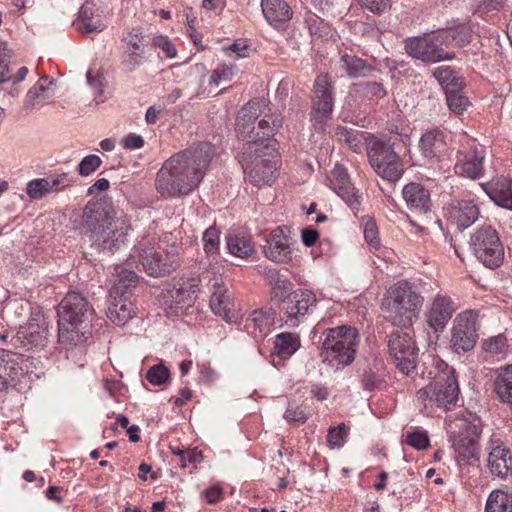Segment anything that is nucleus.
I'll use <instances>...</instances> for the list:
<instances>
[{
  "label": "nucleus",
  "instance_id": "obj_1",
  "mask_svg": "<svg viewBox=\"0 0 512 512\" xmlns=\"http://www.w3.org/2000/svg\"><path fill=\"white\" fill-rule=\"evenodd\" d=\"M213 155V147L207 142L192 145L172 155L157 173V192L165 198L190 194L202 181Z\"/></svg>",
  "mask_w": 512,
  "mask_h": 512
},
{
  "label": "nucleus",
  "instance_id": "obj_2",
  "mask_svg": "<svg viewBox=\"0 0 512 512\" xmlns=\"http://www.w3.org/2000/svg\"><path fill=\"white\" fill-rule=\"evenodd\" d=\"M79 229L89 239L92 248L113 254L128 244L132 228L122 210L107 209L99 202H88L83 208Z\"/></svg>",
  "mask_w": 512,
  "mask_h": 512
},
{
  "label": "nucleus",
  "instance_id": "obj_3",
  "mask_svg": "<svg viewBox=\"0 0 512 512\" xmlns=\"http://www.w3.org/2000/svg\"><path fill=\"white\" fill-rule=\"evenodd\" d=\"M93 308L87 298L77 292L69 291L58 306V338L66 345H78L85 339V328Z\"/></svg>",
  "mask_w": 512,
  "mask_h": 512
},
{
  "label": "nucleus",
  "instance_id": "obj_4",
  "mask_svg": "<svg viewBox=\"0 0 512 512\" xmlns=\"http://www.w3.org/2000/svg\"><path fill=\"white\" fill-rule=\"evenodd\" d=\"M423 301V296L410 283L400 281L387 290L381 309L389 322L406 327L417 320Z\"/></svg>",
  "mask_w": 512,
  "mask_h": 512
},
{
  "label": "nucleus",
  "instance_id": "obj_5",
  "mask_svg": "<svg viewBox=\"0 0 512 512\" xmlns=\"http://www.w3.org/2000/svg\"><path fill=\"white\" fill-rule=\"evenodd\" d=\"M321 358L335 370L350 365L354 359L360 343V335L356 328L338 326L324 332Z\"/></svg>",
  "mask_w": 512,
  "mask_h": 512
},
{
  "label": "nucleus",
  "instance_id": "obj_6",
  "mask_svg": "<svg viewBox=\"0 0 512 512\" xmlns=\"http://www.w3.org/2000/svg\"><path fill=\"white\" fill-rule=\"evenodd\" d=\"M261 142H246L239 156L244 172L255 186L271 185L277 162L270 158L272 150H264Z\"/></svg>",
  "mask_w": 512,
  "mask_h": 512
},
{
  "label": "nucleus",
  "instance_id": "obj_7",
  "mask_svg": "<svg viewBox=\"0 0 512 512\" xmlns=\"http://www.w3.org/2000/svg\"><path fill=\"white\" fill-rule=\"evenodd\" d=\"M367 157L371 168L383 180L396 182L404 174L403 160L387 141L377 138L370 140Z\"/></svg>",
  "mask_w": 512,
  "mask_h": 512
},
{
  "label": "nucleus",
  "instance_id": "obj_8",
  "mask_svg": "<svg viewBox=\"0 0 512 512\" xmlns=\"http://www.w3.org/2000/svg\"><path fill=\"white\" fill-rule=\"evenodd\" d=\"M134 271L121 270L110 290L113 301L108 306L107 317L116 325H125L134 315V304L127 298V290L138 282Z\"/></svg>",
  "mask_w": 512,
  "mask_h": 512
},
{
  "label": "nucleus",
  "instance_id": "obj_9",
  "mask_svg": "<svg viewBox=\"0 0 512 512\" xmlns=\"http://www.w3.org/2000/svg\"><path fill=\"white\" fill-rule=\"evenodd\" d=\"M459 395V385L452 372L441 373L435 380L418 390L417 401L425 408H433L434 405L451 409L456 405Z\"/></svg>",
  "mask_w": 512,
  "mask_h": 512
},
{
  "label": "nucleus",
  "instance_id": "obj_10",
  "mask_svg": "<svg viewBox=\"0 0 512 512\" xmlns=\"http://www.w3.org/2000/svg\"><path fill=\"white\" fill-rule=\"evenodd\" d=\"M138 262L143 270L152 277H162L175 271L179 265V247L171 245L144 246L138 248Z\"/></svg>",
  "mask_w": 512,
  "mask_h": 512
},
{
  "label": "nucleus",
  "instance_id": "obj_11",
  "mask_svg": "<svg viewBox=\"0 0 512 512\" xmlns=\"http://www.w3.org/2000/svg\"><path fill=\"white\" fill-rule=\"evenodd\" d=\"M445 39L441 34H423L421 36L408 37L404 40L406 53L425 63H438L455 58V54L447 52L442 45Z\"/></svg>",
  "mask_w": 512,
  "mask_h": 512
},
{
  "label": "nucleus",
  "instance_id": "obj_12",
  "mask_svg": "<svg viewBox=\"0 0 512 512\" xmlns=\"http://www.w3.org/2000/svg\"><path fill=\"white\" fill-rule=\"evenodd\" d=\"M471 246L477 259L488 268L500 266L504 248L498 233L491 226H482L471 237Z\"/></svg>",
  "mask_w": 512,
  "mask_h": 512
},
{
  "label": "nucleus",
  "instance_id": "obj_13",
  "mask_svg": "<svg viewBox=\"0 0 512 512\" xmlns=\"http://www.w3.org/2000/svg\"><path fill=\"white\" fill-rule=\"evenodd\" d=\"M48 321L45 315L38 311L32 313L28 322L21 326L11 338L12 346L27 351L43 349L48 342Z\"/></svg>",
  "mask_w": 512,
  "mask_h": 512
},
{
  "label": "nucleus",
  "instance_id": "obj_14",
  "mask_svg": "<svg viewBox=\"0 0 512 512\" xmlns=\"http://www.w3.org/2000/svg\"><path fill=\"white\" fill-rule=\"evenodd\" d=\"M388 350L397 368L404 375H409L414 371L418 358V348L409 331L403 329L393 331L388 339Z\"/></svg>",
  "mask_w": 512,
  "mask_h": 512
},
{
  "label": "nucleus",
  "instance_id": "obj_15",
  "mask_svg": "<svg viewBox=\"0 0 512 512\" xmlns=\"http://www.w3.org/2000/svg\"><path fill=\"white\" fill-rule=\"evenodd\" d=\"M317 304L315 294L308 289H297L283 299L279 310L282 319L289 327H296L311 313Z\"/></svg>",
  "mask_w": 512,
  "mask_h": 512
},
{
  "label": "nucleus",
  "instance_id": "obj_16",
  "mask_svg": "<svg viewBox=\"0 0 512 512\" xmlns=\"http://www.w3.org/2000/svg\"><path fill=\"white\" fill-rule=\"evenodd\" d=\"M332 84L327 75H319L314 82L313 106L311 110V121L318 131L325 129V123L330 119L333 112Z\"/></svg>",
  "mask_w": 512,
  "mask_h": 512
},
{
  "label": "nucleus",
  "instance_id": "obj_17",
  "mask_svg": "<svg viewBox=\"0 0 512 512\" xmlns=\"http://www.w3.org/2000/svg\"><path fill=\"white\" fill-rule=\"evenodd\" d=\"M477 313L472 310L457 315L452 328L451 343L456 352L471 351L478 339Z\"/></svg>",
  "mask_w": 512,
  "mask_h": 512
},
{
  "label": "nucleus",
  "instance_id": "obj_18",
  "mask_svg": "<svg viewBox=\"0 0 512 512\" xmlns=\"http://www.w3.org/2000/svg\"><path fill=\"white\" fill-rule=\"evenodd\" d=\"M457 309L449 295L438 293L427 304L424 312L427 327L435 334L443 332Z\"/></svg>",
  "mask_w": 512,
  "mask_h": 512
},
{
  "label": "nucleus",
  "instance_id": "obj_19",
  "mask_svg": "<svg viewBox=\"0 0 512 512\" xmlns=\"http://www.w3.org/2000/svg\"><path fill=\"white\" fill-rule=\"evenodd\" d=\"M122 41L126 44L121 59V66L126 72H133L138 69L147 59L146 53L148 43L141 28H134L123 36Z\"/></svg>",
  "mask_w": 512,
  "mask_h": 512
},
{
  "label": "nucleus",
  "instance_id": "obj_20",
  "mask_svg": "<svg viewBox=\"0 0 512 512\" xmlns=\"http://www.w3.org/2000/svg\"><path fill=\"white\" fill-rule=\"evenodd\" d=\"M329 187L354 211L361 205V196L352 185L347 169L337 163L328 178Z\"/></svg>",
  "mask_w": 512,
  "mask_h": 512
},
{
  "label": "nucleus",
  "instance_id": "obj_21",
  "mask_svg": "<svg viewBox=\"0 0 512 512\" xmlns=\"http://www.w3.org/2000/svg\"><path fill=\"white\" fill-rule=\"evenodd\" d=\"M482 432L480 421L467 422L454 439L453 446L458 456L465 461L477 459L478 440Z\"/></svg>",
  "mask_w": 512,
  "mask_h": 512
},
{
  "label": "nucleus",
  "instance_id": "obj_22",
  "mask_svg": "<svg viewBox=\"0 0 512 512\" xmlns=\"http://www.w3.org/2000/svg\"><path fill=\"white\" fill-rule=\"evenodd\" d=\"M289 229L285 226L275 228L269 235L263 252L271 261L284 263L292 258Z\"/></svg>",
  "mask_w": 512,
  "mask_h": 512
},
{
  "label": "nucleus",
  "instance_id": "obj_23",
  "mask_svg": "<svg viewBox=\"0 0 512 512\" xmlns=\"http://www.w3.org/2000/svg\"><path fill=\"white\" fill-rule=\"evenodd\" d=\"M266 107V100L256 98L249 101L238 112L235 130L243 139L253 140L255 136V121L261 116V108Z\"/></svg>",
  "mask_w": 512,
  "mask_h": 512
},
{
  "label": "nucleus",
  "instance_id": "obj_24",
  "mask_svg": "<svg viewBox=\"0 0 512 512\" xmlns=\"http://www.w3.org/2000/svg\"><path fill=\"white\" fill-rule=\"evenodd\" d=\"M402 196L407 208L416 215H425L431 210L430 192L420 183L406 184L402 189Z\"/></svg>",
  "mask_w": 512,
  "mask_h": 512
},
{
  "label": "nucleus",
  "instance_id": "obj_25",
  "mask_svg": "<svg viewBox=\"0 0 512 512\" xmlns=\"http://www.w3.org/2000/svg\"><path fill=\"white\" fill-rule=\"evenodd\" d=\"M446 216L458 229L464 230L478 219L479 209L472 200L456 201L448 205Z\"/></svg>",
  "mask_w": 512,
  "mask_h": 512
},
{
  "label": "nucleus",
  "instance_id": "obj_26",
  "mask_svg": "<svg viewBox=\"0 0 512 512\" xmlns=\"http://www.w3.org/2000/svg\"><path fill=\"white\" fill-rule=\"evenodd\" d=\"M261 110L260 117L262 118L256 126L254 139L248 142H261L265 147L264 150H273L266 142L282 127L283 120L280 115L272 111V107L267 102L266 107L261 108Z\"/></svg>",
  "mask_w": 512,
  "mask_h": 512
},
{
  "label": "nucleus",
  "instance_id": "obj_27",
  "mask_svg": "<svg viewBox=\"0 0 512 512\" xmlns=\"http://www.w3.org/2000/svg\"><path fill=\"white\" fill-rule=\"evenodd\" d=\"M55 80L49 76H42L27 92L24 109L33 110L41 108L54 94Z\"/></svg>",
  "mask_w": 512,
  "mask_h": 512
},
{
  "label": "nucleus",
  "instance_id": "obj_28",
  "mask_svg": "<svg viewBox=\"0 0 512 512\" xmlns=\"http://www.w3.org/2000/svg\"><path fill=\"white\" fill-rule=\"evenodd\" d=\"M419 148L425 158L429 160L441 159L447 151L444 132L439 129L427 131L420 138Z\"/></svg>",
  "mask_w": 512,
  "mask_h": 512
},
{
  "label": "nucleus",
  "instance_id": "obj_29",
  "mask_svg": "<svg viewBox=\"0 0 512 512\" xmlns=\"http://www.w3.org/2000/svg\"><path fill=\"white\" fill-rule=\"evenodd\" d=\"M484 156L474 151L471 153L458 152L455 173L470 179H479L484 175Z\"/></svg>",
  "mask_w": 512,
  "mask_h": 512
},
{
  "label": "nucleus",
  "instance_id": "obj_30",
  "mask_svg": "<svg viewBox=\"0 0 512 512\" xmlns=\"http://www.w3.org/2000/svg\"><path fill=\"white\" fill-rule=\"evenodd\" d=\"M261 8L267 22L275 28L283 27L293 15L284 0H261Z\"/></svg>",
  "mask_w": 512,
  "mask_h": 512
},
{
  "label": "nucleus",
  "instance_id": "obj_31",
  "mask_svg": "<svg viewBox=\"0 0 512 512\" xmlns=\"http://www.w3.org/2000/svg\"><path fill=\"white\" fill-rule=\"evenodd\" d=\"M488 467L492 475L506 479L512 475V456L502 445L492 448L488 456Z\"/></svg>",
  "mask_w": 512,
  "mask_h": 512
},
{
  "label": "nucleus",
  "instance_id": "obj_32",
  "mask_svg": "<svg viewBox=\"0 0 512 512\" xmlns=\"http://www.w3.org/2000/svg\"><path fill=\"white\" fill-rule=\"evenodd\" d=\"M210 307L216 315L222 317L227 322L233 321V303L224 285H214V291L210 298Z\"/></svg>",
  "mask_w": 512,
  "mask_h": 512
},
{
  "label": "nucleus",
  "instance_id": "obj_33",
  "mask_svg": "<svg viewBox=\"0 0 512 512\" xmlns=\"http://www.w3.org/2000/svg\"><path fill=\"white\" fill-rule=\"evenodd\" d=\"M11 359L13 360V367L17 370L13 369L14 378L16 380V387L22 384L26 378L31 380L32 375L38 377L36 370L38 369L37 365L40 363L38 359H35L30 356H25L22 354H18L11 351Z\"/></svg>",
  "mask_w": 512,
  "mask_h": 512
},
{
  "label": "nucleus",
  "instance_id": "obj_34",
  "mask_svg": "<svg viewBox=\"0 0 512 512\" xmlns=\"http://www.w3.org/2000/svg\"><path fill=\"white\" fill-rule=\"evenodd\" d=\"M275 312L271 308L255 310L247 319L246 328L254 337H261L273 324Z\"/></svg>",
  "mask_w": 512,
  "mask_h": 512
},
{
  "label": "nucleus",
  "instance_id": "obj_35",
  "mask_svg": "<svg viewBox=\"0 0 512 512\" xmlns=\"http://www.w3.org/2000/svg\"><path fill=\"white\" fill-rule=\"evenodd\" d=\"M494 391L499 400L512 409V364L499 369L494 380Z\"/></svg>",
  "mask_w": 512,
  "mask_h": 512
},
{
  "label": "nucleus",
  "instance_id": "obj_36",
  "mask_svg": "<svg viewBox=\"0 0 512 512\" xmlns=\"http://www.w3.org/2000/svg\"><path fill=\"white\" fill-rule=\"evenodd\" d=\"M300 347L299 336L290 332H283L275 337L273 355L286 359L291 357Z\"/></svg>",
  "mask_w": 512,
  "mask_h": 512
},
{
  "label": "nucleus",
  "instance_id": "obj_37",
  "mask_svg": "<svg viewBox=\"0 0 512 512\" xmlns=\"http://www.w3.org/2000/svg\"><path fill=\"white\" fill-rule=\"evenodd\" d=\"M11 359V351L0 349V392H6L9 388H16L13 369L16 370Z\"/></svg>",
  "mask_w": 512,
  "mask_h": 512
},
{
  "label": "nucleus",
  "instance_id": "obj_38",
  "mask_svg": "<svg viewBox=\"0 0 512 512\" xmlns=\"http://www.w3.org/2000/svg\"><path fill=\"white\" fill-rule=\"evenodd\" d=\"M433 76L437 79L445 93L463 89V81L449 66L437 67L433 71Z\"/></svg>",
  "mask_w": 512,
  "mask_h": 512
},
{
  "label": "nucleus",
  "instance_id": "obj_39",
  "mask_svg": "<svg viewBox=\"0 0 512 512\" xmlns=\"http://www.w3.org/2000/svg\"><path fill=\"white\" fill-rule=\"evenodd\" d=\"M342 67L352 78L367 77L372 75L376 69L366 65V63L357 56L345 54L341 58Z\"/></svg>",
  "mask_w": 512,
  "mask_h": 512
},
{
  "label": "nucleus",
  "instance_id": "obj_40",
  "mask_svg": "<svg viewBox=\"0 0 512 512\" xmlns=\"http://www.w3.org/2000/svg\"><path fill=\"white\" fill-rule=\"evenodd\" d=\"M226 243L229 252L236 257L246 258L255 252L250 239L243 235L230 233L226 237Z\"/></svg>",
  "mask_w": 512,
  "mask_h": 512
},
{
  "label": "nucleus",
  "instance_id": "obj_41",
  "mask_svg": "<svg viewBox=\"0 0 512 512\" xmlns=\"http://www.w3.org/2000/svg\"><path fill=\"white\" fill-rule=\"evenodd\" d=\"M486 512H512V494L494 490L486 501Z\"/></svg>",
  "mask_w": 512,
  "mask_h": 512
},
{
  "label": "nucleus",
  "instance_id": "obj_42",
  "mask_svg": "<svg viewBox=\"0 0 512 512\" xmlns=\"http://www.w3.org/2000/svg\"><path fill=\"white\" fill-rule=\"evenodd\" d=\"M172 302L177 308H184L191 305L194 300V294L196 293V286L189 284H174L173 288L168 291Z\"/></svg>",
  "mask_w": 512,
  "mask_h": 512
},
{
  "label": "nucleus",
  "instance_id": "obj_43",
  "mask_svg": "<svg viewBox=\"0 0 512 512\" xmlns=\"http://www.w3.org/2000/svg\"><path fill=\"white\" fill-rule=\"evenodd\" d=\"M355 86L356 92L370 101H379L387 95V90L380 81H361Z\"/></svg>",
  "mask_w": 512,
  "mask_h": 512
},
{
  "label": "nucleus",
  "instance_id": "obj_44",
  "mask_svg": "<svg viewBox=\"0 0 512 512\" xmlns=\"http://www.w3.org/2000/svg\"><path fill=\"white\" fill-rule=\"evenodd\" d=\"M360 382L363 390L372 392L384 383V378L379 373L378 369L368 367L362 371L360 375Z\"/></svg>",
  "mask_w": 512,
  "mask_h": 512
},
{
  "label": "nucleus",
  "instance_id": "obj_45",
  "mask_svg": "<svg viewBox=\"0 0 512 512\" xmlns=\"http://www.w3.org/2000/svg\"><path fill=\"white\" fill-rule=\"evenodd\" d=\"M348 435V428L344 423H340L335 427H330L326 436V441L331 449L341 448Z\"/></svg>",
  "mask_w": 512,
  "mask_h": 512
},
{
  "label": "nucleus",
  "instance_id": "obj_46",
  "mask_svg": "<svg viewBox=\"0 0 512 512\" xmlns=\"http://www.w3.org/2000/svg\"><path fill=\"white\" fill-rule=\"evenodd\" d=\"M48 186L46 178L33 179L27 183L26 193L31 199L40 200L50 194Z\"/></svg>",
  "mask_w": 512,
  "mask_h": 512
},
{
  "label": "nucleus",
  "instance_id": "obj_47",
  "mask_svg": "<svg viewBox=\"0 0 512 512\" xmlns=\"http://www.w3.org/2000/svg\"><path fill=\"white\" fill-rule=\"evenodd\" d=\"M482 348L490 354H504L508 350L507 338L503 334L489 337L483 340Z\"/></svg>",
  "mask_w": 512,
  "mask_h": 512
},
{
  "label": "nucleus",
  "instance_id": "obj_48",
  "mask_svg": "<svg viewBox=\"0 0 512 512\" xmlns=\"http://www.w3.org/2000/svg\"><path fill=\"white\" fill-rule=\"evenodd\" d=\"M170 378L169 369L163 364H155L150 367L146 373V379L149 383L155 386L165 384Z\"/></svg>",
  "mask_w": 512,
  "mask_h": 512
},
{
  "label": "nucleus",
  "instance_id": "obj_49",
  "mask_svg": "<svg viewBox=\"0 0 512 512\" xmlns=\"http://www.w3.org/2000/svg\"><path fill=\"white\" fill-rule=\"evenodd\" d=\"M446 101L449 109L456 113L462 114L466 110L469 101L466 96L462 94V90H455L454 92H446Z\"/></svg>",
  "mask_w": 512,
  "mask_h": 512
},
{
  "label": "nucleus",
  "instance_id": "obj_50",
  "mask_svg": "<svg viewBox=\"0 0 512 512\" xmlns=\"http://www.w3.org/2000/svg\"><path fill=\"white\" fill-rule=\"evenodd\" d=\"M487 193L498 206L512 210V192L508 185L501 189L493 188Z\"/></svg>",
  "mask_w": 512,
  "mask_h": 512
},
{
  "label": "nucleus",
  "instance_id": "obj_51",
  "mask_svg": "<svg viewBox=\"0 0 512 512\" xmlns=\"http://www.w3.org/2000/svg\"><path fill=\"white\" fill-rule=\"evenodd\" d=\"M219 234L220 232L211 226L203 233V246L207 254H216L219 250Z\"/></svg>",
  "mask_w": 512,
  "mask_h": 512
},
{
  "label": "nucleus",
  "instance_id": "obj_52",
  "mask_svg": "<svg viewBox=\"0 0 512 512\" xmlns=\"http://www.w3.org/2000/svg\"><path fill=\"white\" fill-rule=\"evenodd\" d=\"M102 164L99 156L90 154L85 156L79 163L77 171L81 176H89L96 171Z\"/></svg>",
  "mask_w": 512,
  "mask_h": 512
},
{
  "label": "nucleus",
  "instance_id": "obj_53",
  "mask_svg": "<svg viewBox=\"0 0 512 512\" xmlns=\"http://www.w3.org/2000/svg\"><path fill=\"white\" fill-rule=\"evenodd\" d=\"M406 443L417 450H425L430 445L428 434L425 431L408 432Z\"/></svg>",
  "mask_w": 512,
  "mask_h": 512
},
{
  "label": "nucleus",
  "instance_id": "obj_54",
  "mask_svg": "<svg viewBox=\"0 0 512 512\" xmlns=\"http://www.w3.org/2000/svg\"><path fill=\"white\" fill-rule=\"evenodd\" d=\"M151 46L160 48L168 58H174L177 55V49L172 41L164 35H158L152 38Z\"/></svg>",
  "mask_w": 512,
  "mask_h": 512
},
{
  "label": "nucleus",
  "instance_id": "obj_55",
  "mask_svg": "<svg viewBox=\"0 0 512 512\" xmlns=\"http://www.w3.org/2000/svg\"><path fill=\"white\" fill-rule=\"evenodd\" d=\"M47 182H49V190L50 193L63 191L65 188L71 186L72 181L68 177L67 174L63 173L60 175H54L46 177Z\"/></svg>",
  "mask_w": 512,
  "mask_h": 512
},
{
  "label": "nucleus",
  "instance_id": "obj_56",
  "mask_svg": "<svg viewBox=\"0 0 512 512\" xmlns=\"http://www.w3.org/2000/svg\"><path fill=\"white\" fill-rule=\"evenodd\" d=\"M233 69L231 66L228 65H220L218 68H216L209 79V83L211 85L218 86L223 81H229L231 80L233 76Z\"/></svg>",
  "mask_w": 512,
  "mask_h": 512
},
{
  "label": "nucleus",
  "instance_id": "obj_57",
  "mask_svg": "<svg viewBox=\"0 0 512 512\" xmlns=\"http://www.w3.org/2000/svg\"><path fill=\"white\" fill-rule=\"evenodd\" d=\"M271 287L274 298L283 301L290 294L292 283L285 276H282Z\"/></svg>",
  "mask_w": 512,
  "mask_h": 512
},
{
  "label": "nucleus",
  "instance_id": "obj_58",
  "mask_svg": "<svg viewBox=\"0 0 512 512\" xmlns=\"http://www.w3.org/2000/svg\"><path fill=\"white\" fill-rule=\"evenodd\" d=\"M226 50L230 52L229 56L236 59L249 57L251 51L245 39L236 40Z\"/></svg>",
  "mask_w": 512,
  "mask_h": 512
},
{
  "label": "nucleus",
  "instance_id": "obj_59",
  "mask_svg": "<svg viewBox=\"0 0 512 512\" xmlns=\"http://www.w3.org/2000/svg\"><path fill=\"white\" fill-rule=\"evenodd\" d=\"M364 238L366 242L373 248L377 249L380 245V240L378 238V229L376 227L375 222L367 221L364 226Z\"/></svg>",
  "mask_w": 512,
  "mask_h": 512
},
{
  "label": "nucleus",
  "instance_id": "obj_60",
  "mask_svg": "<svg viewBox=\"0 0 512 512\" xmlns=\"http://www.w3.org/2000/svg\"><path fill=\"white\" fill-rule=\"evenodd\" d=\"M284 418L290 422L303 424L307 421L308 416L301 407L289 405L285 411Z\"/></svg>",
  "mask_w": 512,
  "mask_h": 512
},
{
  "label": "nucleus",
  "instance_id": "obj_61",
  "mask_svg": "<svg viewBox=\"0 0 512 512\" xmlns=\"http://www.w3.org/2000/svg\"><path fill=\"white\" fill-rule=\"evenodd\" d=\"M358 3L374 14L384 12L389 6V0H357Z\"/></svg>",
  "mask_w": 512,
  "mask_h": 512
},
{
  "label": "nucleus",
  "instance_id": "obj_62",
  "mask_svg": "<svg viewBox=\"0 0 512 512\" xmlns=\"http://www.w3.org/2000/svg\"><path fill=\"white\" fill-rule=\"evenodd\" d=\"M97 4L94 0H87L78 12V21L93 20L97 14Z\"/></svg>",
  "mask_w": 512,
  "mask_h": 512
},
{
  "label": "nucleus",
  "instance_id": "obj_63",
  "mask_svg": "<svg viewBox=\"0 0 512 512\" xmlns=\"http://www.w3.org/2000/svg\"><path fill=\"white\" fill-rule=\"evenodd\" d=\"M201 495L204 497L208 504L213 505L221 500L223 495V489L219 484H215L205 489L201 493Z\"/></svg>",
  "mask_w": 512,
  "mask_h": 512
},
{
  "label": "nucleus",
  "instance_id": "obj_64",
  "mask_svg": "<svg viewBox=\"0 0 512 512\" xmlns=\"http://www.w3.org/2000/svg\"><path fill=\"white\" fill-rule=\"evenodd\" d=\"M104 28L105 25L99 19L96 21L84 20L77 24V30L81 33L101 32Z\"/></svg>",
  "mask_w": 512,
  "mask_h": 512
}]
</instances>
